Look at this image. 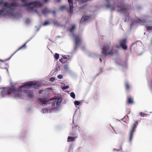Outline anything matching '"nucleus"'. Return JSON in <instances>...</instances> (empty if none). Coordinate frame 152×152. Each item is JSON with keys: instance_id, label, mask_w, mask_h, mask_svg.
Returning <instances> with one entry per match:
<instances>
[{"instance_id": "nucleus-1", "label": "nucleus", "mask_w": 152, "mask_h": 152, "mask_svg": "<svg viewBox=\"0 0 152 152\" xmlns=\"http://www.w3.org/2000/svg\"><path fill=\"white\" fill-rule=\"evenodd\" d=\"M24 93V95H26L28 96H31L33 94L32 92L29 91H22V92L16 90H14L13 88L8 89L7 88H3L1 91V95L3 97L5 96L10 95L12 94H13L14 96L18 98H22L21 94Z\"/></svg>"}, {"instance_id": "nucleus-2", "label": "nucleus", "mask_w": 152, "mask_h": 152, "mask_svg": "<svg viewBox=\"0 0 152 152\" xmlns=\"http://www.w3.org/2000/svg\"><path fill=\"white\" fill-rule=\"evenodd\" d=\"M0 5L3 6L2 9L0 10V15L10 16L14 15L12 12L10 11L14 10L17 4L15 3L10 4L1 1H0Z\"/></svg>"}, {"instance_id": "nucleus-3", "label": "nucleus", "mask_w": 152, "mask_h": 152, "mask_svg": "<svg viewBox=\"0 0 152 152\" xmlns=\"http://www.w3.org/2000/svg\"><path fill=\"white\" fill-rule=\"evenodd\" d=\"M61 101V99L60 98H57L53 100V101L51 104V106L53 107L52 108L49 109L50 112H55L59 110L58 107Z\"/></svg>"}, {"instance_id": "nucleus-4", "label": "nucleus", "mask_w": 152, "mask_h": 152, "mask_svg": "<svg viewBox=\"0 0 152 152\" xmlns=\"http://www.w3.org/2000/svg\"><path fill=\"white\" fill-rule=\"evenodd\" d=\"M26 0H21L22 1L24 2V6L29 8H32L35 7H39L42 5V4L39 2L35 1L30 2H25Z\"/></svg>"}, {"instance_id": "nucleus-5", "label": "nucleus", "mask_w": 152, "mask_h": 152, "mask_svg": "<svg viewBox=\"0 0 152 152\" xmlns=\"http://www.w3.org/2000/svg\"><path fill=\"white\" fill-rule=\"evenodd\" d=\"M113 47L111 45L106 46L104 47L102 53L103 56L110 55L112 53Z\"/></svg>"}, {"instance_id": "nucleus-6", "label": "nucleus", "mask_w": 152, "mask_h": 152, "mask_svg": "<svg viewBox=\"0 0 152 152\" xmlns=\"http://www.w3.org/2000/svg\"><path fill=\"white\" fill-rule=\"evenodd\" d=\"M36 83L34 82L31 81L26 82L24 83V84L22 86V88H30L35 87Z\"/></svg>"}, {"instance_id": "nucleus-7", "label": "nucleus", "mask_w": 152, "mask_h": 152, "mask_svg": "<svg viewBox=\"0 0 152 152\" xmlns=\"http://www.w3.org/2000/svg\"><path fill=\"white\" fill-rule=\"evenodd\" d=\"M126 43V39H123L120 41V43L121 46L122 48L124 49H126L127 48V46L126 45L125 43Z\"/></svg>"}, {"instance_id": "nucleus-8", "label": "nucleus", "mask_w": 152, "mask_h": 152, "mask_svg": "<svg viewBox=\"0 0 152 152\" xmlns=\"http://www.w3.org/2000/svg\"><path fill=\"white\" fill-rule=\"evenodd\" d=\"M47 101L44 98H40L39 99V102L42 104H45Z\"/></svg>"}, {"instance_id": "nucleus-9", "label": "nucleus", "mask_w": 152, "mask_h": 152, "mask_svg": "<svg viewBox=\"0 0 152 152\" xmlns=\"http://www.w3.org/2000/svg\"><path fill=\"white\" fill-rule=\"evenodd\" d=\"M75 44L77 46L81 42V39L80 37H77L75 39Z\"/></svg>"}, {"instance_id": "nucleus-10", "label": "nucleus", "mask_w": 152, "mask_h": 152, "mask_svg": "<svg viewBox=\"0 0 152 152\" xmlns=\"http://www.w3.org/2000/svg\"><path fill=\"white\" fill-rule=\"evenodd\" d=\"M69 3V7L70 10V11H71L72 10L73 8V5L72 4V0H68Z\"/></svg>"}, {"instance_id": "nucleus-11", "label": "nucleus", "mask_w": 152, "mask_h": 152, "mask_svg": "<svg viewBox=\"0 0 152 152\" xmlns=\"http://www.w3.org/2000/svg\"><path fill=\"white\" fill-rule=\"evenodd\" d=\"M75 137H68L67 142H70L74 141L75 139Z\"/></svg>"}, {"instance_id": "nucleus-12", "label": "nucleus", "mask_w": 152, "mask_h": 152, "mask_svg": "<svg viewBox=\"0 0 152 152\" xmlns=\"http://www.w3.org/2000/svg\"><path fill=\"white\" fill-rule=\"evenodd\" d=\"M61 87L63 89H65L68 88L69 87L67 86H65V84L62 83L61 84Z\"/></svg>"}, {"instance_id": "nucleus-13", "label": "nucleus", "mask_w": 152, "mask_h": 152, "mask_svg": "<svg viewBox=\"0 0 152 152\" xmlns=\"http://www.w3.org/2000/svg\"><path fill=\"white\" fill-rule=\"evenodd\" d=\"M80 127L78 126H75L72 127V129L74 131H76Z\"/></svg>"}, {"instance_id": "nucleus-14", "label": "nucleus", "mask_w": 152, "mask_h": 152, "mask_svg": "<svg viewBox=\"0 0 152 152\" xmlns=\"http://www.w3.org/2000/svg\"><path fill=\"white\" fill-rule=\"evenodd\" d=\"M83 20L85 21L88 20H89L90 17L88 16H85L83 17Z\"/></svg>"}, {"instance_id": "nucleus-15", "label": "nucleus", "mask_w": 152, "mask_h": 152, "mask_svg": "<svg viewBox=\"0 0 152 152\" xmlns=\"http://www.w3.org/2000/svg\"><path fill=\"white\" fill-rule=\"evenodd\" d=\"M75 26L73 25L72 26V27L69 30V31L70 32H73L74 31V30L75 29Z\"/></svg>"}, {"instance_id": "nucleus-16", "label": "nucleus", "mask_w": 152, "mask_h": 152, "mask_svg": "<svg viewBox=\"0 0 152 152\" xmlns=\"http://www.w3.org/2000/svg\"><path fill=\"white\" fill-rule=\"evenodd\" d=\"M134 132V129H132L131 130L130 132V137L129 139V141L130 142L132 141V133L133 132Z\"/></svg>"}, {"instance_id": "nucleus-17", "label": "nucleus", "mask_w": 152, "mask_h": 152, "mask_svg": "<svg viewBox=\"0 0 152 152\" xmlns=\"http://www.w3.org/2000/svg\"><path fill=\"white\" fill-rule=\"evenodd\" d=\"M49 12L48 11V10L46 9H45L43 11H42V13L43 14L45 15L46 14H47Z\"/></svg>"}, {"instance_id": "nucleus-18", "label": "nucleus", "mask_w": 152, "mask_h": 152, "mask_svg": "<svg viewBox=\"0 0 152 152\" xmlns=\"http://www.w3.org/2000/svg\"><path fill=\"white\" fill-rule=\"evenodd\" d=\"M48 111V110L46 108H45L42 110V112L43 113H47Z\"/></svg>"}, {"instance_id": "nucleus-19", "label": "nucleus", "mask_w": 152, "mask_h": 152, "mask_svg": "<svg viewBox=\"0 0 152 152\" xmlns=\"http://www.w3.org/2000/svg\"><path fill=\"white\" fill-rule=\"evenodd\" d=\"M128 103H133V99H131L129 97L128 99Z\"/></svg>"}, {"instance_id": "nucleus-20", "label": "nucleus", "mask_w": 152, "mask_h": 152, "mask_svg": "<svg viewBox=\"0 0 152 152\" xmlns=\"http://www.w3.org/2000/svg\"><path fill=\"white\" fill-rule=\"evenodd\" d=\"M70 96L73 98H75V95L73 92L70 93Z\"/></svg>"}, {"instance_id": "nucleus-21", "label": "nucleus", "mask_w": 152, "mask_h": 152, "mask_svg": "<svg viewBox=\"0 0 152 152\" xmlns=\"http://www.w3.org/2000/svg\"><path fill=\"white\" fill-rule=\"evenodd\" d=\"M74 104L75 106H78L80 105V103L78 101H76L74 102Z\"/></svg>"}, {"instance_id": "nucleus-22", "label": "nucleus", "mask_w": 152, "mask_h": 152, "mask_svg": "<svg viewBox=\"0 0 152 152\" xmlns=\"http://www.w3.org/2000/svg\"><path fill=\"white\" fill-rule=\"evenodd\" d=\"M59 57V55L58 53H56L54 55V58L56 59H58Z\"/></svg>"}, {"instance_id": "nucleus-23", "label": "nucleus", "mask_w": 152, "mask_h": 152, "mask_svg": "<svg viewBox=\"0 0 152 152\" xmlns=\"http://www.w3.org/2000/svg\"><path fill=\"white\" fill-rule=\"evenodd\" d=\"M25 45H26V43L23 46H22L20 47V48H18V49L16 51L12 56L14 54H15V53H16L18 50H20V49L21 48H22L23 47H24L25 46Z\"/></svg>"}, {"instance_id": "nucleus-24", "label": "nucleus", "mask_w": 152, "mask_h": 152, "mask_svg": "<svg viewBox=\"0 0 152 152\" xmlns=\"http://www.w3.org/2000/svg\"><path fill=\"white\" fill-rule=\"evenodd\" d=\"M146 27L147 28V30H148V31L151 30V29H152V27L151 26H146Z\"/></svg>"}, {"instance_id": "nucleus-25", "label": "nucleus", "mask_w": 152, "mask_h": 152, "mask_svg": "<svg viewBox=\"0 0 152 152\" xmlns=\"http://www.w3.org/2000/svg\"><path fill=\"white\" fill-rule=\"evenodd\" d=\"M63 58H62V59H60V61L62 63H63L64 62H65V61H64V59H65L66 58L64 57V56L63 57Z\"/></svg>"}, {"instance_id": "nucleus-26", "label": "nucleus", "mask_w": 152, "mask_h": 152, "mask_svg": "<svg viewBox=\"0 0 152 152\" xmlns=\"http://www.w3.org/2000/svg\"><path fill=\"white\" fill-rule=\"evenodd\" d=\"M55 80V78L53 77H51L50 79V81L51 82H53Z\"/></svg>"}, {"instance_id": "nucleus-27", "label": "nucleus", "mask_w": 152, "mask_h": 152, "mask_svg": "<svg viewBox=\"0 0 152 152\" xmlns=\"http://www.w3.org/2000/svg\"><path fill=\"white\" fill-rule=\"evenodd\" d=\"M125 85L127 89H128L130 88V86L128 83H126Z\"/></svg>"}, {"instance_id": "nucleus-28", "label": "nucleus", "mask_w": 152, "mask_h": 152, "mask_svg": "<svg viewBox=\"0 0 152 152\" xmlns=\"http://www.w3.org/2000/svg\"><path fill=\"white\" fill-rule=\"evenodd\" d=\"M141 21L142 22H144L145 23H151V22H147L145 20H141Z\"/></svg>"}, {"instance_id": "nucleus-29", "label": "nucleus", "mask_w": 152, "mask_h": 152, "mask_svg": "<svg viewBox=\"0 0 152 152\" xmlns=\"http://www.w3.org/2000/svg\"><path fill=\"white\" fill-rule=\"evenodd\" d=\"M64 69L65 70L67 71H68L69 70L67 66H65L64 67Z\"/></svg>"}, {"instance_id": "nucleus-30", "label": "nucleus", "mask_w": 152, "mask_h": 152, "mask_svg": "<svg viewBox=\"0 0 152 152\" xmlns=\"http://www.w3.org/2000/svg\"><path fill=\"white\" fill-rule=\"evenodd\" d=\"M49 23L48 21H45L43 24L44 26H46Z\"/></svg>"}, {"instance_id": "nucleus-31", "label": "nucleus", "mask_w": 152, "mask_h": 152, "mask_svg": "<svg viewBox=\"0 0 152 152\" xmlns=\"http://www.w3.org/2000/svg\"><path fill=\"white\" fill-rule=\"evenodd\" d=\"M58 77L60 79H61L62 78V76L61 75H59L58 76Z\"/></svg>"}, {"instance_id": "nucleus-32", "label": "nucleus", "mask_w": 152, "mask_h": 152, "mask_svg": "<svg viewBox=\"0 0 152 152\" xmlns=\"http://www.w3.org/2000/svg\"><path fill=\"white\" fill-rule=\"evenodd\" d=\"M65 7L64 6H63L61 7V9H63L65 8Z\"/></svg>"}, {"instance_id": "nucleus-33", "label": "nucleus", "mask_w": 152, "mask_h": 152, "mask_svg": "<svg viewBox=\"0 0 152 152\" xmlns=\"http://www.w3.org/2000/svg\"><path fill=\"white\" fill-rule=\"evenodd\" d=\"M135 126H135V124H134V126H133V127L134 128V127H135Z\"/></svg>"}, {"instance_id": "nucleus-34", "label": "nucleus", "mask_w": 152, "mask_h": 152, "mask_svg": "<svg viewBox=\"0 0 152 152\" xmlns=\"http://www.w3.org/2000/svg\"><path fill=\"white\" fill-rule=\"evenodd\" d=\"M99 60H100V62L102 61V60L101 58H99Z\"/></svg>"}, {"instance_id": "nucleus-35", "label": "nucleus", "mask_w": 152, "mask_h": 152, "mask_svg": "<svg viewBox=\"0 0 152 152\" xmlns=\"http://www.w3.org/2000/svg\"><path fill=\"white\" fill-rule=\"evenodd\" d=\"M48 1V0H44L45 2H47Z\"/></svg>"}, {"instance_id": "nucleus-36", "label": "nucleus", "mask_w": 152, "mask_h": 152, "mask_svg": "<svg viewBox=\"0 0 152 152\" xmlns=\"http://www.w3.org/2000/svg\"><path fill=\"white\" fill-rule=\"evenodd\" d=\"M41 92H42V91H39V93H41Z\"/></svg>"}, {"instance_id": "nucleus-37", "label": "nucleus", "mask_w": 152, "mask_h": 152, "mask_svg": "<svg viewBox=\"0 0 152 152\" xmlns=\"http://www.w3.org/2000/svg\"><path fill=\"white\" fill-rule=\"evenodd\" d=\"M126 20H124V21H125V22H126Z\"/></svg>"}, {"instance_id": "nucleus-38", "label": "nucleus", "mask_w": 152, "mask_h": 152, "mask_svg": "<svg viewBox=\"0 0 152 152\" xmlns=\"http://www.w3.org/2000/svg\"><path fill=\"white\" fill-rule=\"evenodd\" d=\"M58 68H59V69H60V67H59V66H58Z\"/></svg>"}, {"instance_id": "nucleus-39", "label": "nucleus", "mask_w": 152, "mask_h": 152, "mask_svg": "<svg viewBox=\"0 0 152 152\" xmlns=\"http://www.w3.org/2000/svg\"><path fill=\"white\" fill-rule=\"evenodd\" d=\"M28 20L29 21H30V20Z\"/></svg>"}]
</instances>
